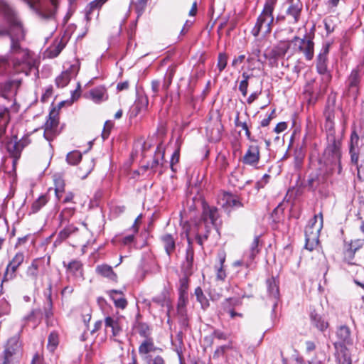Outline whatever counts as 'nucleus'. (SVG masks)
Here are the masks:
<instances>
[{
	"mask_svg": "<svg viewBox=\"0 0 364 364\" xmlns=\"http://www.w3.org/2000/svg\"><path fill=\"white\" fill-rule=\"evenodd\" d=\"M48 202L46 196H40L36 201L33 202L31 206V210L33 213L38 212L43 206Z\"/></svg>",
	"mask_w": 364,
	"mask_h": 364,
	"instance_id": "nucleus-45",
	"label": "nucleus"
},
{
	"mask_svg": "<svg viewBox=\"0 0 364 364\" xmlns=\"http://www.w3.org/2000/svg\"><path fill=\"white\" fill-rule=\"evenodd\" d=\"M7 350L12 354L15 353L16 356H21V344L18 336H13L8 340L4 348V350Z\"/></svg>",
	"mask_w": 364,
	"mask_h": 364,
	"instance_id": "nucleus-25",
	"label": "nucleus"
},
{
	"mask_svg": "<svg viewBox=\"0 0 364 364\" xmlns=\"http://www.w3.org/2000/svg\"><path fill=\"white\" fill-rule=\"evenodd\" d=\"M166 253L170 255L175 250L176 239L171 234H164L161 237Z\"/></svg>",
	"mask_w": 364,
	"mask_h": 364,
	"instance_id": "nucleus-27",
	"label": "nucleus"
},
{
	"mask_svg": "<svg viewBox=\"0 0 364 364\" xmlns=\"http://www.w3.org/2000/svg\"><path fill=\"white\" fill-rule=\"evenodd\" d=\"M64 266L67 268V272L69 274L73 276L75 278H82L83 269L82 264L79 260H73L68 265L64 264Z\"/></svg>",
	"mask_w": 364,
	"mask_h": 364,
	"instance_id": "nucleus-21",
	"label": "nucleus"
},
{
	"mask_svg": "<svg viewBox=\"0 0 364 364\" xmlns=\"http://www.w3.org/2000/svg\"><path fill=\"white\" fill-rule=\"evenodd\" d=\"M53 181L55 185V197L58 200H60L65 192V182L62 177L57 174L53 176Z\"/></svg>",
	"mask_w": 364,
	"mask_h": 364,
	"instance_id": "nucleus-30",
	"label": "nucleus"
},
{
	"mask_svg": "<svg viewBox=\"0 0 364 364\" xmlns=\"http://www.w3.org/2000/svg\"><path fill=\"white\" fill-rule=\"evenodd\" d=\"M213 335L215 338L220 340H227L228 338V335L225 333L219 330H215L213 332Z\"/></svg>",
	"mask_w": 364,
	"mask_h": 364,
	"instance_id": "nucleus-62",
	"label": "nucleus"
},
{
	"mask_svg": "<svg viewBox=\"0 0 364 364\" xmlns=\"http://www.w3.org/2000/svg\"><path fill=\"white\" fill-rule=\"evenodd\" d=\"M241 304L240 299L228 298L223 302V309L232 308L233 306H239Z\"/></svg>",
	"mask_w": 364,
	"mask_h": 364,
	"instance_id": "nucleus-54",
	"label": "nucleus"
},
{
	"mask_svg": "<svg viewBox=\"0 0 364 364\" xmlns=\"http://www.w3.org/2000/svg\"><path fill=\"white\" fill-rule=\"evenodd\" d=\"M358 142L359 136L355 131H353L351 134L350 141V154L353 164H357L358 162Z\"/></svg>",
	"mask_w": 364,
	"mask_h": 364,
	"instance_id": "nucleus-20",
	"label": "nucleus"
},
{
	"mask_svg": "<svg viewBox=\"0 0 364 364\" xmlns=\"http://www.w3.org/2000/svg\"><path fill=\"white\" fill-rule=\"evenodd\" d=\"M82 158L81 153L78 151H73L68 154L67 161L71 165H75Z\"/></svg>",
	"mask_w": 364,
	"mask_h": 364,
	"instance_id": "nucleus-48",
	"label": "nucleus"
},
{
	"mask_svg": "<svg viewBox=\"0 0 364 364\" xmlns=\"http://www.w3.org/2000/svg\"><path fill=\"white\" fill-rule=\"evenodd\" d=\"M30 8L42 18H51L55 16L58 0H23Z\"/></svg>",
	"mask_w": 364,
	"mask_h": 364,
	"instance_id": "nucleus-7",
	"label": "nucleus"
},
{
	"mask_svg": "<svg viewBox=\"0 0 364 364\" xmlns=\"http://www.w3.org/2000/svg\"><path fill=\"white\" fill-rule=\"evenodd\" d=\"M218 203L225 208L242 206L238 196L230 193H223L219 198Z\"/></svg>",
	"mask_w": 364,
	"mask_h": 364,
	"instance_id": "nucleus-17",
	"label": "nucleus"
},
{
	"mask_svg": "<svg viewBox=\"0 0 364 364\" xmlns=\"http://www.w3.org/2000/svg\"><path fill=\"white\" fill-rule=\"evenodd\" d=\"M30 144L28 136H24L18 141L16 136H14L7 143V150L9 154L15 159L14 161L18 160L21 156L23 149Z\"/></svg>",
	"mask_w": 364,
	"mask_h": 364,
	"instance_id": "nucleus-8",
	"label": "nucleus"
},
{
	"mask_svg": "<svg viewBox=\"0 0 364 364\" xmlns=\"http://www.w3.org/2000/svg\"><path fill=\"white\" fill-rule=\"evenodd\" d=\"M144 361L146 364H166L164 359L161 355H150L146 357Z\"/></svg>",
	"mask_w": 364,
	"mask_h": 364,
	"instance_id": "nucleus-52",
	"label": "nucleus"
},
{
	"mask_svg": "<svg viewBox=\"0 0 364 364\" xmlns=\"http://www.w3.org/2000/svg\"><path fill=\"white\" fill-rule=\"evenodd\" d=\"M195 295L196 296L197 301L200 304L201 308L205 310L209 306V301L204 295L200 287H197L195 289Z\"/></svg>",
	"mask_w": 364,
	"mask_h": 364,
	"instance_id": "nucleus-39",
	"label": "nucleus"
},
{
	"mask_svg": "<svg viewBox=\"0 0 364 364\" xmlns=\"http://www.w3.org/2000/svg\"><path fill=\"white\" fill-rule=\"evenodd\" d=\"M9 121V111L7 108L0 107V138L5 134Z\"/></svg>",
	"mask_w": 364,
	"mask_h": 364,
	"instance_id": "nucleus-32",
	"label": "nucleus"
},
{
	"mask_svg": "<svg viewBox=\"0 0 364 364\" xmlns=\"http://www.w3.org/2000/svg\"><path fill=\"white\" fill-rule=\"evenodd\" d=\"M296 41L299 43V53H301L304 55L305 58L308 60H311L314 58V43L311 39L306 38V36L303 38H300L296 36Z\"/></svg>",
	"mask_w": 364,
	"mask_h": 364,
	"instance_id": "nucleus-14",
	"label": "nucleus"
},
{
	"mask_svg": "<svg viewBox=\"0 0 364 364\" xmlns=\"http://www.w3.org/2000/svg\"><path fill=\"white\" fill-rule=\"evenodd\" d=\"M80 70V65L78 62L70 65L68 68L63 71L60 75L55 79V84L58 87H65L71 80L75 77Z\"/></svg>",
	"mask_w": 364,
	"mask_h": 364,
	"instance_id": "nucleus-9",
	"label": "nucleus"
},
{
	"mask_svg": "<svg viewBox=\"0 0 364 364\" xmlns=\"http://www.w3.org/2000/svg\"><path fill=\"white\" fill-rule=\"evenodd\" d=\"M164 152L161 147H157L156 151L155 152L154 158L151 162V168H154L158 166L159 164H162V161L164 159Z\"/></svg>",
	"mask_w": 364,
	"mask_h": 364,
	"instance_id": "nucleus-43",
	"label": "nucleus"
},
{
	"mask_svg": "<svg viewBox=\"0 0 364 364\" xmlns=\"http://www.w3.org/2000/svg\"><path fill=\"white\" fill-rule=\"evenodd\" d=\"M220 266L217 267L216 278L218 280L224 281L226 278V273L223 269V264L225 260V256L224 255H219Z\"/></svg>",
	"mask_w": 364,
	"mask_h": 364,
	"instance_id": "nucleus-42",
	"label": "nucleus"
},
{
	"mask_svg": "<svg viewBox=\"0 0 364 364\" xmlns=\"http://www.w3.org/2000/svg\"><path fill=\"white\" fill-rule=\"evenodd\" d=\"M356 165V169L358 171V176L360 180L364 181V165L360 164L358 165V163L355 164Z\"/></svg>",
	"mask_w": 364,
	"mask_h": 364,
	"instance_id": "nucleus-64",
	"label": "nucleus"
},
{
	"mask_svg": "<svg viewBox=\"0 0 364 364\" xmlns=\"http://www.w3.org/2000/svg\"><path fill=\"white\" fill-rule=\"evenodd\" d=\"M41 259H35L31 264L28 267L26 270V277L31 280L34 284L36 283L38 276V267Z\"/></svg>",
	"mask_w": 364,
	"mask_h": 364,
	"instance_id": "nucleus-26",
	"label": "nucleus"
},
{
	"mask_svg": "<svg viewBox=\"0 0 364 364\" xmlns=\"http://www.w3.org/2000/svg\"><path fill=\"white\" fill-rule=\"evenodd\" d=\"M107 294L113 301L115 307L121 309H124L127 307V301L122 291L112 289L108 291Z\"/></svg>",
	"mask_w": 364,
	"mask_h": 364,
	"instance_id": "nucleus-18",
	"label": "nucleus"
},
{
	"mask_svg": "<svg viewBox=\"0 0 364 364\" xmlns=\"http://www.w3.org/2000/svg\"><path fill=\"white\" fill-rule=\"evenodd\" d=\"M156 347L154 345L153 338L144 339L139 347V353L144 360L146 357L152 355L151 353L155 351Z\"/></svg>",
	"mask_w": 364,
	"mask_h": 364,
	"instance_id": "nucleus-19",
	"label": "nucleus"
},
{
	"mask_svg": "<svg viewBox=\"0 0 364 364\" xmlns=\"http://www.w3.org/2000/svg\"><path fill=\"white\" fill-rule=\"evenodd\" d=\"M24 261L23 252H17L13 259L9 262L4 277V281L13 279L16 276V271Z\"/></svg>",
	"mask_w": 364,
	"mask_h": 364,
	"instance_id": "nucleus-11",
	"label": "nucleus"
},
{
	"mask_svg": "<svg viewBox=\"0 0 364 364\" xmlns=\"http://www.w3.org/2000/svg\"><path fill=\"white\" fill-rule=\"evenodd\" d=\"M188 247L186 250V262L183 263V267L187 273L191 274V268L193 262V250L192 248V242L191 239L188 237Z\"/></svg>",
	"mask_w": 364,
	"mask_h": 364,
	"instance_id": "nucleus-29",
	"label": "nucleus"
},
{
	"mask_svg": "<svg viewBox=\"0 0 364 364\" xmlns=\"http://www.w3.org/2000/svg\"><path fill=\"white\" fill-rule=\"evenodd\" d=\"M323 215L320 213L311 219L305 228V247L312 251L318 247L319 235L323 228Z\"/></svg>",
	"mask_w": 364,
	"mask_h": 364,
	"instance_id": "nucleus-5",
	"label": "nucleus"
},
{
	"mask_svg": "<svg viewBox=\"0 0 364 364\" xmlns=\"http://www.w3.org/2000/svg\"><path fill=\"white\" fill-rule=\"evenodd\" d=\"M274 2L267 0L264 6L261 14L258 16L255 26L252 30V34L257 37L259 33L269 34L272 31V24L274 21L273 11Z\"/></svg>",
	"mask_w": 364,
	"mask_h": 364,
	"instance_id": "nucleus-4",
	"label": "nucleus"
},
{
	"mask_svg": "<svg viewBox=\"0 0 364 364\" xmlns=\"http://www.w3.org/2000/svg\"><path fill=\"white\" fill-rule=\"evenodd\" d=\"M260 159L259 147L257 144H251L248 146L247 151L242 157V161L243 164L256 166Z\"/></svg>",
	"mask_w": 364,
	"mask_h": 364,
	"instance_id": "nucleus-12",
	"label": "nucleus"
},
{
	"mask_svg": "<svg viewBox=\"0 0 364 364\" xmlns=\"http://www.w3.org/2000/svg\"><path fill=\"white\" fill-rule=\"evenodd\" d=\"M286 43H288L290 45V48L289 50H291L292 55L299 53V50L297 48L299 47V43L297 41H296V36L294 37V38L291 41H286Z\"/></svg>",
	"mask_w": 364,
	"mask_h": 364,
	"instance_id": "nucleus-61",
	"label": "nucleus"
},
{
	"mask_svg": "<svg viewBox=\"0 0 364 364\" xmlns=\"http://www.w3.org/2000/svg\"><path fill=\"white\" fill-rule=\"evenodd\" d=\"M148 105V100L145 97H140L135 102L134 107L137 109V112L145 109Z\"/></svg>",
	"mask_w": 364,
	"mask_h": 364,
	"instance_id": "nucleus-50",
	"label": "nucleus"
},
{
	"mask_svg": "<svg viewBox=\"0 0 364 364\" xmlns=\"http://www.w3.org/2000/svg\"><path fill=\"white\" fill-rule=\"evenodd\" d=\"M328 145L325 151V155L331 156V159H328L327 164L331 166L329 168V172L327 171V174H332L334 170H337L338 174L341 173V143L336 140L334 136L328 137Z\"/></svg>",
	"mask_w": 364,
	"mask_h": 364,
	"instance_id": "nucleus-6",
	"label": "nucleus"
},
{
	"mask_svg": "<svg viewBox=\"0 0 364 364\" xmlns=\"http://www.w3.org/2000/svg\"><path fill=\"white\" fill-rule=\"evenodd\" d=\"M77 230V228L73 225H68L59 232L58 237L60 240H64L66 238H68L71 234L75 232Z\"/></svg>",
	"mask_w": 364,
	"mask_h": 364,
	"instance_id": "nucleus-47",
	"label": "nucleus"
},
{
	"mask_svg": "<svg viewBox=\"0 0 364 364\" xmlns=\"http://www.w3.org/2000/svg\"><path fill=\"white\" fill-rule=\"evenodd\" d=\"M311 323L313 326L320 331H324L328 328V322L317 314H311Z\"/></svg>",
	"mask_w": 364,
	"mask_h": 364,
	"instance_id": "nucleus-23",
	"label": "nucleus"
},
{
	"mask_svg": "<svg viewBox=\"0 0 364 364\" xmlns=\"http://www.w3.org/2000/svg\"><path fill=\"white\" fill-rule=\"evenodd\" d=\"M242 76L243 80L240 83L239 90L244 97H246L247 95L248 81L254 76L252 74H247V73H243Z\"/></svg>",
	"mask_w": 364,
	"mask_h": 364,
	"instance_id": "nucleus-40",
	"label": "nucleus"
},
{
	"mask_svg": "<svg viewBox=\"0 0 364 364\" xmlns=\"http://www.w3.org/2000/svg\"><path fill=\"white\" fill-rule=\"evenodd\" d=\"M0 14L8 26V28L0 31V33H9L11 37L8 59H10L16 73H24L27 75L36 65V57L33 53L19 43L25 36L21 21L16 11L4 0H0Z\"/></svg>",
	"mask_w": 364,
	"mask_h": 364,
	"instance_id": "nucleus-1",
	"label": "nucleus"
},
{
	"mask_svg": "<svg viewBox=\"0 0 364 364\" xmlns=\"http://www.w3.org/2000/svg\"><path fill=\"white\" fill-rule=\"evenodd\" d=\"M188 296L179 295L177 310L178 313L183 316L186 314V306L188 302Z\"/></svg>",
	"mask_w": 364,
	"mask_h": 364,
	"instance_id": "nucleus-44",
	"label": "nucleus"
},
{
	"mask_svg": "<svg viewBox=\"0 0 364 364\" xmlns=\"http://www.w3.org/2000/svg\"><path fill=\"white\" fill-rule=\"evenodd\" d=\"M228 57L225 53H220L218 60V68L220 72H222L227 65Z\"/></svg>",
	"mask_w": 364,
	"mask_h": 364,
	"instance_id": "nucleus-56",
	"label": "nucleus"
},
{
	"mask_svg": "<svg viewBox=\"0 0 364 364\" xmlns=\"http://www.w3.org/2000/svg\"><path fill=\"white\" fill-rule=\"evenodd\" d=\"M65 47V43L62 40L55 41L49 46L44 53V56L48 58L57 57Z\"/></svg>",
	"mask_w": 364,
	"mask_h": 364,
	"instance_id": "nucleus-22",
	"label": "nucleus"
},
{
	"mask_svg": "<svg viewBox=\"0 0 364 364\" xmlns=\"http://www.w3.org/2000/svg\"><path fill=\"white\" fill-rule=\"evenodd\" d=\"M188 274H190L187 273V272H186L185 275L180 279L179 288H178L179 295L188 296Z\"/></svg>",
	"mask_w": 364,
	"mask_h": 364,
	"instance_id": "nucleus-41",
	"label": "nucleus"
},
{
	"mask_svg": "<svg viewBox=\"0 0 364 364\" xmlns=\"http://www.w3.org/2000/svg\"><path fill=\"white\" fill-rule=\"evenodd\" d=\"M327 171L329 172V168H327L325 173V176H319L317 174H311L308 179V185L312 189H316L319 184L323 183L326 181V178L330 174H327Z\"/></svg>",
	"mask_w": 364,
	"mask_h": 364,
	"instance_id": "nucleus-31",
	"label": "nucleus"
},
{
	"mask_svg": "<svg viewBox=\"0 0 364 364\" xmlns=\"http://www.w3.org/2000/svg\"><path fill=\"white\" fill-rule=\"evenodd\" d=\"M364 245V240L363 239H356L354 240H351L348 245V249L347 250V253L350 255V256H353L354 253L363 247Z\"/></svg>",
	"mask_w": 364,
	"mask_h": 364,
	"instance_id": "nucleus-38",
	"label": "nucleus"
},
{
	"mask_svg": "<svg viewBox=\"0 0 364 364\" xmlns=\"http://www.w3.org/2000/svg\"><path fill=\"white\" fill-rule=\"evenodd\" d=\"M109 0H93L88 5L89 12L95 9H100Z\"/></svg>",
	"mask_w": 364,
	"mask_h": 364,
	"instance_id": "nucleus-57",
	"label": "nucleus"
},
{
	"mask_svg": "<svg viewBox=\"0 0 364 364\" xmlns=\"http://www.w3.org/2000/svg\"><path fill=\"white\" fill-rule=\"evenodd\" d=\"M96 272L112 281H116L117 279V276L113 272L112 267L105 264L97 265L96 267Z\"/></svg>",
	"mask_w": 364,
	"mask_h": 364,
	"instance_id": "nucleus-24",
	"label": "nucleus"
},
{
	"mask_svg": "<svg viewBox=\"0 0 364 364\" xmlns=\"http://www.w3.org/2000/svg\"><path fill=\"white\" fill-rule=\"evenodd\" d=\"M58 345V335L55 332H51L48 336V348L53 351Z\"/></svg>",
	"mask_w": 364,
	"mask_h": 364,
	"instance_id": "nucleus-46",
	"label": "nucleus"
},
{
	"mask_svg": "<svg viewBox=\"0 0 364 364\" xmlns=\"http://www.w3.org/2000/svg\"><path fill=\"white\" fill-rule=\"evenodd\" d=\"M113 127V123L111 121H107L105 123L104 129L102 133V136L104 139H107L110 133V130Z\"/></svg>",
	"mask_w": 364,
	"mask_h": 364,
	"instance_id": "nucleus-59",
	"label": "nucleus"
},
{
	"mask_svg": "<svg viewBox=\"0 0 364 364\" xmlns=\"http://www.w3.org/2000/svg\"><path fill=\"white\" fill-rule=\"evenodd\" d=\"M135 329L136 333L144 339L151 338V329L146 323H138L135 326Z\"/></svg>",
	"mask_w": 364,
	"mask_h": 364,
	"instance_id": "nucleus-36",
	"label": "nucleus"
},
{
	"mask_svg": "<svg viewBox=\"0 0 364 364\" xmlns=\"http://www.w3.org/2000/svg\"><path fill=\"white\" fill-rule=\"evenodd\" d=\"M58 118L57 113L53 111L49 114L44 125V137L48 141H51L58 134Z\"/></svg>",
	"mask_w": 364,
	"mask_h": 364,
	"instance_id": "nucleus-10",
	"label": "nucleus"
},
{
	"mask_svg": "<svg viewBox=\"0 0 364 364\" xmlns=\"http://www.w3.org/2000/svg\"><path fill=\"white\" fill-rule=\"evenodd\" d=\"M122 316H107L105 318V327L107 331L110 328L112 336H117L122 331Z\"/></svg>",
	"mask_w": 364,
	"mask_h": 364,
	"instance_id": "nucleus-13",
	"label": "nucleus"
},
{
	"mask_svg": "<svg viewBox=\"0 0 364 364\" xmlns=\"http://www.w3.org/2000/svg\"><path fill=\"white\" fill-rule=\"evenodd\" d=\"M259 242V237L256 236L254 238V240L250 245V257L251 259H252L254 258V257L259 252V248H258Z\"/></svg>",
	"mask_w": 364,
	"mask_h": 364,
	"instance_id": "nucleus-53",
	"label": "nucleus"
},
{
	"mask_svg": "<svg viewBox=\"0 0 364 364\" xmlns=\"http://www.w3.org/2000/svg\"><path fill=\"white\" fill-rule=\"evenodd\" d=\"M87 164H88L85 168H83L82 166L80 168L78 175L82 178H85L91 172L93 168V161L92 160L89 161Z\"/></svg>",
	"mask_w": 364,
	"mask_h": 364,
	"instance_id": "nucleus-55",
	"label": "nucleus"
},
{
	"mask_svg": "<svg viewBox=\"0 0 364 364\" xmlns=\"http://www.w3.org/2000/svg\"><path fill=\"white\" fill-rule=\"evenodd\" d=\"M301 6L295 4L291 5L288 10L287 14L291 16L294 18V22H297L299 18V16L301 14Z\"/></svg>",
	"mask_w": 364,
	"mask_h": 364,
	"instance_id": "nucleus-49",
	"label": "nucleus"
},
{
	"mask_svg": "<svg viewBox=\"0 0 364 364\" xmlns=\"http://www.w3.org/2000/svg\"><path fill=\"white\" fill-rule=\"evenodd\" d=\"M336 338L333 346L337 364H352L350 348L353 340L350 328L346 326H340L336 331Z\"/></svg>",
	"mask_w": 364,
	"mask_h": 364,
	"instance_id": "nucleus-2",
	"label": "nucleus"
},
{
	"mask_svg": "<svg viewBox=\"0 0 364 364\" xmlns=\"http://www.w3.org/2000/svg\"><path fill=\"white\" fill-rule=\"evenodd\" d=\"M360 76L357 70H353L348 80V85L353 92H357Z\"/></svg>",
	"mask_w": 364,
	"mask_h": 364,
	"instance_id": "nucleus-35",
	"label": "nucleus"
},
{
	"mask_svg": "<svg viewBox=\"0 0 364 364\" xmlns=\"http://www.w3.org/2000/svg\"><path fill=\"white\" fill-rule=\"evenodd\" d=\"M218 218V210L215 208L204 206L202 219L197 227L196 238L198 244L203 245L204 240L208 238L209 232L214 228Z\"/></svg>",
	"mask_w": 364,
	"mask_h": 364,
	"instance_id": "nucleus-3",
	"label": "nucleus"
},
{
	"mask_svg": "<svg viewBox=\"0 0 364 364\" xmlns=\"http://www.w3.org/2000/svg\"><path fill=\"white\" fill-rule=\"evenodd\" d=\"M267 291L269 296L275 299L279 297V290L278 283L273 277L267 280Z\"/></svg>",
	"mask_w": 364,
	"mask_h": 364,
	"instance_id": "nucleus-34",
	"label": "nucleus"
},
{
	"mask_svg": "<svg viewBox=\"0 0 364 364\" xmlns=\"http://www.w3.org/2000/svg\"><path fill=\"white\" fill-rule=\"evenodd\" d=\"M230 348L231 346L230 345H225L218 347L213 354V358H219L220 356L223 355L225 351Z\"/></svg>",
	"mask_w": 364,
	"mask_h": 364,
	"instance_id": "nucleus-60",
	"label": "nucleus"
},
{
	"mask_svg": "<svg viewBox=\"0 0 364 364\" xmlns=\"http://www.w3.org/2000/svg\"><path fill=\"white\" fill-rule=\"evenodd\" d=\"M245 59V55H240L237 58H235L232 62V66L236 68L238 65H240Z\"/></svg>",
	"mask_w": 364,
	"mask_h": 364,
	"instance_id": "nucleus-63",
	"label": "nucleus"
},
{
	"mask_svg": "<svg viewBox=\"0 0 364 364\" xmlns=\"http://www.w3.org/2000/svg\"><path fill=\"white\" fill-rule=\"evenodd\" d=\"M328 53V46H326L323 48L322 53L318 55L317 60V70L321 74H324L326 70V60L327 59V54Z\"/></svg>",
	"mask_w": 364,
	"mask_h": 364,
	"instance_id": "nucleus-28",
	"label": "nucleus"
},
{
	"mask_svg": "<svg viewBox=\"0 0 364 364\" xmlns=\"http://www.w3.org/2000/svg\"><path fill=\"white\" fill-rule=\"evenodd\" d=\"M179 156H180L179 149H177L172 154V157H171V161H170V166L173 171H176L174 166L179 161Z\"/></svg>",
	"mask_w": 364,
	"mask_h": 364,
	"instance_id": "nucleus-58",
	"label": "nucleus"
},
{
	"mask_svg": "<svg viewBox=\"0 0 364 364\" xmlns=\"http://www.w3.org/2000/svg\"><path fill=\"white\" fill-rule=\"evenodd\" d=\"M19 358L20 357L16 356L15 353L12 354L9 350H4L0 355V364H16Z\"/></svg>",
	"mask_w": 364,
	"mask_h": 364,
	"instance_id": "nucleus-33",
	"label": "nucleus"
},
{
	"mask_svg": "<svg viewBox=\"0 0 364 364\" xmlns=\"http://www.w3.org/2000/svg\"><path fill=\"white\" fill-rule=\"evenodd\" d=\"M262 47L258 41H255L251 51L249 54V57L247 58V60L249 63H251L254 59H257L259 62H260V55H261Z\"/></svg>",
	"mask_w": 364,
	"mask_h": 364,
	"instance_id": "nucleus-37",
	"label": "nucleus"
},
{
	"mask_svg": "<svg viewBox=\"0 0 364 364\" xmlns=\"http://www.w3.org/2000/svg\"><path fill=\"white\" fill-rule=\"evenodd\" d=\"M85 97L92 100L96 104H100L107 100L108 94L105 87L99 86L91 89L87 93L85 94Z\"/></svg>",
	"mask_w": 364,
	"mask_h": 364,
	"instance_id": "nucleus-15",
	"label": "nucleus"
},
{
	"mask_svg": "<svg viewBox=\"0 0 364 364\" xmlns=\"http://www.w3.org/2000/svg\"><path fill=\"white\" fill-rule=\"evenodd\" d=\"M235 124L236 127H240L243 130L245 131V135L249 140H252L251 139V133L249 130L248 126L246 122H242L239 120V114H237L235 119Z\"/></svg>",
	"mask_w": 364,
	"mask_h": 364,
	"instance_id": "nucleus-51",
	"label": "nucleus"
},
{
	"mask_svg": "<svg viewBox=\"0 0 364 364\" xmlns=\"http://www.w3.org/2000/svg\"><path fill=\"white\" fill-rule=\"evenodd\" d=\"M289 48L290 45L288 43H286V41H282L274 46L269 53H265L264 56L267 59H273L275 60L276 59L284 57L289 51Z\"/></svg>",
	"mask_w": 364,
	"mask_h": 364,
	"instance_id": "nucleus-16",
	"label": "nucleus"
}]
</instances>
